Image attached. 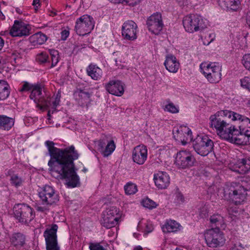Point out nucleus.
<instances>
[{
  "label": "nucleus",
  "mask_w": 250,
  "mask_h": 250,
  "mask_svg": "<svg viewBox=\"0 0 250 250\" xmlns=\"http://www.w3.org/2000/svg\"><path fill=\"white\" fill-rule=\"evenodd\" d=\"M45 144L51 156L48 163L51 175L57 179L65 180L68 187L75 188L80 185L79 178L74 169L73 160L78 158L74 147L64 150L55 147L54 143L47 141Z\"/></svg>",
  "instance_id": "nucleus-1"
},
{
  "label": "nucleus",
  "mask_w": 250,
  "mask_h": 250,
  "mask_svg": "<svg viewBox=\"0 0 250 250\" xmlns=\"http://www.w3.org/2000/svg\"><path fill=\"white\" fill-rule=\"evenodd\" d=\"M226 118L238 121L242 119V115L230 110H221L210 116V126L215 129L220 138L236 144L238 130L228 122Z\"/></svg>",
  "instance_id": "nucleus-2"
},
{
  "label": "nucleus",
  "mask_w": 250,
  "mask_h": 250,
  "mask_svg": "<svg viewBox=\"0 0 250 250\" xmlns=\"http://www.w3.org/2000/svg\"><path fill=\"white\" fill-rule=\"evenodd\" d=\"M218 195L222 198L229 199L237 205L241 204L245 201L247 192L244 186L240 184H231L220 188Z\"/></svg>",
  "instance_id": "nucleus-3"
},
{
  "label": "nucleus",
  "mask_w": 250,
  "mask_h": 250,
  "mask_svg": "<svg viewBox=\"0 0 250 250\" xmlns=\"http://www.w3.org/2000/svg\"><path fill=\"white\" fill-rule=\"evenodd\" d=\"M185 30L189 33L201 31L207 28L208 22L198 15L190 14L185 17L183 20Z\"/></svg>",
  "instance_id": "nucleus-4"
},
{
  "label": "nucleus",
  "mask_w": 250,
  "mask_h": 250,
  "mask_svg": "<svg viewBox=\"0 0 250 250\" xmlns=\"http://www.w3.org/2000/svg\"><path fill=\"white\" fill-rule=\"evenodd\" d=\"M201 71L210 83H218L221 78V68L217 63H202L200 65Z\"/></svg>",
  "instance_id": "nucleus-5"
},
{
  "label": "nucleus",
  "mask_w": 250,
  "mask_h": 250,
  "mask_svg": "<svg viewBox=\"0 0 250 250\" xmlns=\"http://www.w3.org/2000/svg\"><path fill=\"white\" fill-rule=\"evenodd\" d=\"M195 151L201 156H206L213 149V143L206 135L198 136L193 142Z\"/></svg>",
  "instance_id": "nucleus-6"
},
{
  "label": "nucleus",
  "mask_w": 250,
  "mask_h": 250,
  "mask_svg": "<svg viewBox=\"0 0 250 250\" xmlns=\"http://www.w3.org/2000/svg\"><path fill=\"white\" fill-rule=\"evenodd\" d=\"M204 237L207 245L211 248L222 246L226 240L223 232L218 228L207 230Z\"/></svg>",
  "instance_id": "nucleus-7"
},
{
  "label": "nucleus",
  "mask_w": 250,
  "mask_h": 250,
  "mask_svg": "<svg viewBox=\"0 0 250 250\" xmlns=\"http://www.w3.org/2000/svg\"><path fill=\"white\" fill-rule=\"evenodd\" d=\"M238 121L241 122L238 131L236 145H244L250 144V119L242 116Z\"/></svg>",
  "instance_id": "nucleus-8"
},
{
  "label": "nucleus",
  "mask_w": 250,
  "mask_h": 250,
  "mask_svg": "<svg viewBox=\"0 0 250 250\" xmlns=\"http://www.w3.org/2000/svg\"><path fill=\"white\" fill-rule=\"evenodd\" d=\"M15 218L22 223L27 224L34 218L32 208L24 204H18L13 208Z\"/></svg>",
  "instance_id": "nucleus-9"
},
{
  "label": "nucleus",
  "mask_w": 250,
  "mask_h": 250,
  "mask_svg": "<svg viewBox=\"0 0 250 250\" xmlns=\"http://www.w3.org/2000/svg\"><path fill=\"white\" fill-rule=\"evenodd\" d=\"M94 22L90 16L84 15L79 18L76 21L75 30L80 36H84L89 33L93 29Z\"/></svg>",
  "instance_id": "nucleus-10"
},
{
  "label": "nucleus",
  "mask_w": 250,
  "mask_h": 250,
  "mask_svg": "<svg viewBox=\"0 0 250 250\" xmlns=\"http://www.w3.org/2000/svg\"><path fill=\"white\" fill-rule=\"evenodd\" d=\"M42 89L41 86L39 84H30L28 83H25L23 85L22 88L20 89V91L31 90L30 98L37 104L38 106L40 104H42L43 106H49L47 102L42 96Z\"/></svg>",
  "instance_id": "nucleus-11"
},
{
  "label": "nucleus",
  "mask_w": 250,
  "mask_h": 250,
  "mask_svg": "<svg viewBox=\"0 0 250 250\" xmlns=\"http://www.w3.org/2000/svg\"><path fill=\"white\" fill-rule=\"evenodd\" d=\"M119 210L115 207H110L103 212L101 223L104 227L110 229L114 227L118 223L120 216Z\"/></svg>",
  "instance_id": "nucleus-12"
},
{
  "label": "nucleus",
  "mask_w": 250,
  "mask_h": 250,
  "mask_svg": "<svg viewBox=\"0 0 250 250\" xmlns=\"http://www.w3.org/2000/svg\"><path fill=\"white\" fill-rule=\"evenodd\" d=\"M57 225H52L50 228L47 229L44 233L47 250H60L57 242Z\"/></svg>",
  "instance_id": "nucleus-13"
},
{
  "label": "nucleus",
  "mask_w": 250,
  "mask_h": 250,
  "mask_svg": "<svg viewBox=\"0 0 250 250\" xmlns=\"http://www.w3.org/2000/svg\"><path fill=\"white\" fill-rule=\"evenodd\" d=\"M195 160L191 153L187 151H180L177 153L175 164L182 168H188L193 166Z\"/></svg>",
  "instance_id": "nucleus-14"
},
{
  "label": "nucleus",
  "mask_w": 250,
  "mask_h": 250,
  "mask_svg": "<svg viewBox=\"0 0 250 250\" xmlns=\"http://www.w3.org/2000/svg\"><path fill=\"white\" fill-rule=\"evenodd\" d=\"M40 198L42 204L47 206L52 205L59 201L58 195L55 193L52 187L45 186L42 191L39 193Z\"/></svg>",
  "instance_id": "nucleus-15"
},
{
  "label": "nucleus",
  "mask_w": 250,
  "mask_h": 250,
  "mask_svg": "<svg viewBox=\"0 0 250 250\" xmlns=\"http://www.w3.org/2000/svg\"><path fill=\"white\" fill-rule=\"evenodd\" d=\"M147 25L149 31L158 34L163 27L161 14L156 13L150 16L147 19Z\"/></svg>",
  "instance_id": "nucleus-16"
},
{
  "label": "nucleus",
  "mask_w": 250,
  "mask_h": 250,
  "mask_svg": "<svg viewBox=\"0 0 250 250\" xmlns=\"http://www.w3.org/2000/svg\"><path fill=\"white\" fill-rule=\"evenodd\" d=\"M137 25L133 21H125L122 26V35L126 40L133 41L137 38Z\"/></svg>",
  "instance_id": "nucleus-17"
},
{
  "label": "nucleus",
  "mask_w": 250,
  "mask_h": 250,
  "mask_svg": "<svg viewBox=\"0 0 250 250\" xmlns=\"http://www.w3.org/2000/svg\"><path fill=\"white\" fill-rule=\"evenodd\" d=\"M147 157V149L144 145H139L135 147L132 151V159L134 162L139 165H143Z\"/></svg>",
  "instance_id": "nucleus-18"
},
{
  "label": "nucleus",
  "mask_w": 250,
  "mask_h": 250,
  "mask_svg": "<svg viewBox=\"0 0 250 250\" xmlns=\"http://www.w3.org/2000/svg\"><path fill=\"white\" fill-rule=\"evenodd\" d=\"M191 130L186 126H181L173 131V137L178 141H181L183 145L188 140H191Z\"/></svg>",
  "instance_id": "nucleus-19"
},
{
  "label": "nucleus",
  "mask_w": 250,
  "mask_h": 250,
  "mask_svg": "<svg viewBox=\"0 0 250 250\" xmlns=\"http://www.w3.org/2000/svg\"><path fill=\"white\" fill-rule=\"evenodd\" d=\"M29 31L26 25L22 22L15 21L14 24L11 27L9 33L12 37H21L29 34Z\"/></svg>",
  "instance_id": "nucleus-20"
},
{
  "label": "nucleus",
  "mask_w": 250,
  "mask_h": 250,
  "mask_svg": "<svg viewBox=\"0 0 250 250\" xmlns=\"http://www.w3.org/2000/svg\"><path fill=\"white\" fill-rule=\"evenodd\" d=\"M106 90L110 94L118 96L124 92V85L120 81H111L105 85Z\"/></svg>",
  "instance_id": "nucleus-21"
},
{
  "label": "nucleus",
  "mask_w": 250,
  "mask_h": 250,
  "mask_svg": "<svg viewBox=\"0 0 250 250\" xmlns=\"http://www.w3.org/2000/svg\"><path fill=\"white\" fill-rule=\"evenodd\" d=\"M164 64L166 69L169 72L172 73L177 72L180 67V62L179 61L174 55L171 54L167 55Z\"/></svg>",
  "instance_id": "nucleus-22"
},
{
  "label": "nucleus",
  "mask_w": 250,
  "mask_h": 250,
  "mask_svg": "<svg viewBox=\"0 0 250 250\" xmlns=\"http://www.w3.org/2000/svg\"><path fill=\"white\" fill-rule=\"evenodd\" d=\"M154 180L156 187L160 189L167 188L170 183L169 175L166 172L161 171L154 174Z\"/></svg>",
  "instance_id": "nucleus-23"
},
{
  "label": "nucleus",
  "mask_w": 250,
  "mask_h": 250,
  "mask_svg": "<svg viewBox=\"0 0 250 250\" xmlns=\"http://www.w3.org/2000/svg\"><path fill=\"white\" fill-rule=\"evenodd\" d=\"M232 170L240 174H245L250 169V160L241 159L237 161L231 168Z\"/></svg>",
  "instance_id": "nucleus-24"
},
{
  "label": "nucleus",
  "mask_w": 250,
  "mask_h": 250,
  "mask_svg": "<svg viewBox=\"0 0 250 250\" xmlns=\"http://www.w3.org/2000/svg\"><path fill=\"white\" fill-rule=\"evenodd\" d=\"M218 2L222 8L232 11L237 10L240 3L239 0H219Z\"/></svg>",
  "instance_id": "nucleus-25"
},
{
  "label": "nucleus",
  "mask_w": 250,
  "mask_h": 250,
  "mask_svg": "<svg viewBox=\"0 0 250 250\" xmlns=\"http://www.w3.org/2000/svg\"><path fill=\"white\" fill-rule=\"evenodd\" d=\"M76 99L82 105L88 102L90 94L87 91L81 89L77 90L74 93Z\"/></svg>",
  "instance_id": "nucleus-26"
},
{
  "label": "nucleus",
  "mask_w": 250,
  "mask_h": 250,
  "mask_svg": "<svg viewBox=\"0 0 250 250\" xmlns=\"http://www.w3.org/2000/svg\"><path fill=\"white\" fill-rule=\"evenodd\" d=\"M180 225L174 220H168L162 227L164 232H174L180 229Z\"/></svg>",
  "instance_id": "nucleus-27"
},
{
  "label": "nucleus",
  "mask_w": 250,
  "mask_h": 250,
  "mask_svg": "<svg viewBox=\"0 0 250 250\" xmlns=\"http://www.w3.org/2000/svg\"><path fill=\"white\" fill-rule=\"evenodd\" d=\"M86 71L88 75L94 80H98L102 77V70L95 65H89L86 69Z\"/></svg>",
  "instance_id": "nucleus-28"
},
{
  "label": "nucleus",
  "mask_w": 250,
  "mask_h": 250,
  "mask_svg": "<svg viewBox=\"0 0 250 250\" xmlns=\"http://www.w3.org/2000/svg\"><path fill=\"white\" fill-rule=\"evenodd\" d=\"M25 242V237L21 233H16L13 234L11 238V242L12 245L17 248H20L24 245Z\"/></svg>",
  "instance_id": "nucleus-29"
},
{
  "label": "nucleus",
  "mask_w": 250,
  "mask_h": 250,
  "mask_svg": "<svg viewBox=\"0 0 250 250\" xmlns=\"http://www.w3.org/2000/svg\"><path fill=\"white\" fill-rule=\"evenodd\" d=\"M14 124L13 118L4 115H0V128L8 130Z\"/></svg>",
  "instance_id": "nucleus-30"
},
{
  "label": "nucleus",
  "mask_w": 250,
  "mask_h": 250,
  "mask_svg": "<svg viewBox=\"0 0 250 250\" xmlns=\"http://www.w3.org/2000/svg\"><path fill=\"white\" fill-rule=\"evenodd\" d=\"M9 87L6 81L0 80V100H4L8 97L10 93Z\"/></svg>",
  "instance_id": "nucleus-31"
},
{
  "label": "nucleus",
  "mask_w": 250,
  "mask_h": 250,
  "mask_svg": "<svg viewBox=\"0 0 250 250\" xmlns=\"http://www.w3.org/2000/svg\"><path fill=\"white\" fill-rule=\"evenodd\" d=\"M46 36L41 33H38L30 37L31 42L34 44H42L47 40Z\"/></svg>",
  "instance_id": "nucleus-32"
},
{
  "label": "nucleus",
  "mask_w": 250,
  "mask_h": 250,
  "mask_svg": "<svg viewBox=\"0 0 250 250\" xmlns=\"http://www.w3.org/2000/svg\"><path fill=\"white\" fill-rule=\"evenodd\" d=\"M115 148V145L113 140L110 141L104 150L102 151V154L104 157H107L110 155Z\"/></svg>",
  "instance_id": "nucleus-33"
},
{
  "label": "nucleus",
  "mask_w": 250,
  "mask_h": 250,
  "mask_svg": "<svg viewBox=\"0 0 250 250\" xmlns=\"http://www.w3.org/2000/svg\"><path fill=\"white\" fill-rule=\"evenodd\" d=\"M164 110L172 114H177L179 112V107L171 102H168L163 108Z\"/></svg>",
  "instance_id": "nucleus-34"
},
{
  "label": "nucleus",
  "mask_w": 250,
  "mask_h": 250,
  "mask_svg": "<svg viewBox=\"0 0 250 250\" xmlns=\"http://www.w3.org/2000/svg\"><path fill=\"white\" fill-rule=\"evenodd\" d=\"M210 222L212 224H214L218 227H222L224 224L223 217L219 214H214L210 218Z\"/></svg>",
  "instance_id": "nucleus-35"
},
{
  "label": "nucleus",
  "mask_w": 250,
  "mask_h": 250,
  "mask_svg": "<svg viewBox=\"0 0 250 250\" xmlns=\"http://www.w3.org/2000/svg\"><path fill=\"white\" fill-rule=\"evenodd\" d=\"M125 190L127 194H133L137 191V186L133 183H128L125 186Z\"/></svg>",
  "instance_id": "nucleus-36"
},
{
  "label": "nucleus",
  "mask_w": 250,
  "mask_h": 250,
  "mask_svg": "<svg viewBox=\"0 0 250 250\" xmlns=\"http://www.w3.org/2000/svg\"><path fill=\"white\" fill-rule=\"evenodd\" d=\"M10 181L12 185L18 187L22 183L23 180L17 174H14L11 176Z\"/></svg>",
  "instance_id": "nucleus-37"
},
{
  "label": "nucleus",
  "mask_w": 250,
  "mask_h": 250,
  "mask_svg": "<svg viewBox=\"0 0 250 250\" xmlns=\"http://www.w3.org/2000/svg\"><path fill=\"white\" fill-rule=\"evenodd\" d=\"M50 54L51 56L52 66H55L59 62V53L57 50H51L50 51Z\"/></svg>",
  "instance_id": "nucleus-38"
},
{
  "label": "nucleus",
  "mask_w": 250,
  "mask_h": 250,
  "mask_svg": "<svg viewBox=\"0 0 250 250\" xmlns=\"http://www.w3.org/2000/svg\"><path fill=\"white\" fill-rule=\"evenodd\" d=\"M142 204L144 207L149 209H152L156 206L155 203L148 198L144 199L142 202Z\"/></svg>",
  "instance_id": "nucleus-39"
},
{
  "label": "nucleus",
  "mask_w": 250,
  "mask_h": 250,
  "mask_svg": "<svg viewBox=\"0 0 250 250\" xmlns=\"http://www.w3.org/2000/svg\"><path fill=\"white\" fill-rule=\"evenodd\" d=\"M242 61L245 68L250 71V54H245Z\"/></svg>",
  "instance_id": "nucleus-40"
},
{
  "label": "nucleus",
  "mask_w": 250,
  "mask_h": 250,
  "mask_svg": "<svg viewBox=\"0 0 250 250\" xmlns=\"http://www.w3.org/2000/svg\"><path fill=\"white\" fill-rule=\"evenodd\" d=\"M46 101L47 102V104L49 105V106H44L46 107H52V108L53 109V110L52 111V113H53V111H54L55 108L57 106V105L59 104L60 103V97H58V95L56 98L55 100L51 103L49 101L46 100Z\"/></svg>",
  "instance_id": "nucleus-41"
},
{
  "label": "nucleus",
  "mask_w": 250,
  "mask_h": 250,
  "mask_svg": "<svg viewBox=\"0 0 250 250\" xmlns=\"http://www.w3.org/2000/svg\"><path fill=\"white\" fill-rule=\"evenodd\" d=\"M199 214L202 218H206L208 215L207 207L206 205H202L198 208Z\"/></svg>",
  "instance_id": "nucleus-42"
},
{
  "label": "nucleus",
  "mask_w": 250,
  "mask_h": 250,
  "mask_svg": "<svg viewBox=\"0 0 250 250\" xmlns=\"http://www.w3.org/2000/svg\"><path fill=\"white\" fill-rule=\"evenodd\" d=\"M48 56L44 52H41L37 55V60L41 63L45 62L48 59Z\"/></svg>",
  "instance_id": "nucleus-43"
},
{
  "label": "nucleus",
  "mask_w": 250,
  "mask_h": 250,
  "mask_svg": "<svg viewBox=\"0 0 250 250\" xmlns=\"http://www.w3.org/2000/svg\"><path fill=\"white\" fill-rule=\"evenodd\" d=\"M230 250H250V247L243 246L241 244L234 245L230 249Z\"/></svg>",
  "instance_id": "nucleus-44"
},
{
  "label": "nucleus",
  "mask_w": 250,
  "mask_h": 250,
  "mask_svg": "<svg viewBox=\"0 0 250 250\" xmlns=\"http://www.w3.org/2000/svg\"><path fill=\"white\" fill-rule=\"evenodd\" d=\"M90 250H105L103 246L99 244L91 243L89 246Z\"/></svg>",
  "instance_id": "nucleus-45"
},
{
  "label": "nucleus",
  "mask_w": 250,
  "mask_h": 250,
  "mask_svg": "<svg viewBox=\"0 0 250 250\" xmlns=\"http://www.w3.org/2000/svg\"><path fill=\"white\" fill-rule=\"evenodd\" d=\"M175 200L177 204L180 205L184 202V198L180 193H177L176 195Z\"/></svg>",
  "instance_id": "nucleus-46"
},
{
  "label": "nucleus",
  "mask_w": 250,
  "mask_h": 250,
  "mask_svg": "<svg viewBox=\"0 0 250 250\" xmlns=\"http://www.w3.org/2000/svg\"><path fill=\"white\" fill-rule=\"evenodd\" d=\"M140 1V0H125L124 2H125L126 4H128L130 6H134L136 4H137Z\"/></svg>",
  "instance_id": "nucleus-47"
},
{
  "label": "nucleus",
  "mask_w": 250,
  "mask_h": 250,
  "mask_svg": "<svg viewBox=\"0 0 250 250\" xmlns=\"http://www.w3.org/2000/svg\"><path fill=\"white\" fill-rule=\"evenodd\" d=\"M208 38L210 39V41H207V42H204V44L208 45L211 42H212L215 39V35L213 33L210 34L208 35Z\"/></svg>",
  "instance_id": "nucleus-48"
},
{
  "label": "nucleus",
  "mask_w": 250,
  "mask_h": 250,
  "mask_svg": "<svg viewBox=\"0 0 250 250\" xmlns=\"http://www.w3.org/2000/svg\"><path fill=\"white\" fill-rule=\"evenodd\" d=\"M62 39L63 40H65L66 39L67 37L69 35V32L68 31H66L65 30L62 31Z\"/></svg>",
  "instance_id": "nucleus-49"
},
{
  "label": "nucleus",
  "mask_w": 250,
  "mask_h": 250,
  "mask_svg": "<svg viewBox=\"0 0 250 250\" xmlns=\"http://www.w3.org/2000/svg\"><path fill=\"white\" fill-rule=\"evenodd\" d=\"M40 0H34L33 5L35 7V11H37L38 7L40 6Z\"/></svg>",
  "instance_id": "nucleus-50"
},
{
  "label": "nucleus",
  "mask_w": 250,
  "mask_h": 250,
  "mask_svg": "<svg viewBox=\"0 0 250 250\" xmlns=\"http://www.w3.org/2000/svg\"><path fill=\"white\" fill-rule=\"evenodd\" d=\"M105 144L102 141H100L98 144L99 151L102 153L103 150H104Z\"/></svg>",
  "instance_id": "nucleus-51"
},
{
  "label": "nucleus",
  "mask_w": 250,
  "mask_h": 250,
  "mask_svg": "<svg viewBox=\"0 0 250 250\" xmlns=\"http://www.w3.org/2000/svg\"><path fill=\"white\" fill-rule=\"evenodd\" d=\"M243 182L246 184V186L250 190V178H246L243 180Z\"/></svg>",
  "instance_id": "nucleus-52"
},
{
  "label": "nucleus",
  "mask_w": 250,
  "mask_h": 250,
  "mask_svg": "<svg viewBox=\"0 0 250 250\" xmlns=\"http://www.w3.org/2000/svg\"><path fill=\"white\" fill-rule=\"evenodd\" d=\"M176 1L180 6H184L187 3V0H176Z\"/></svg>",
  "instance_id": "nucleus-53"
},
{
  "label": "nucleus",
  "mask_w": 250,
  "mask_h": 250,
  "mask_svg": "<svg viewBox=\"0 0 250 250\" xmlns=\"http://www.w3.org/2000/svg\"><path fill=\"white\" fill-rule=\"evenodd\" d=\"M247 23L249 26L250 27V11L248 13Z\"/></svg>",
  "instance_id": "nucleus-54"
},
{
  "label": "nucleus",
  "mask_w": 250,
  "mask_h": 250,
  "mask_svg": "<svg viewBox=\"0 0 250 250\" xmlns=\"http://www.w3.org/2000/svg\"><path fill=\"white\" fill-rule=\"evenodd\" d=\"M37 209L38 210H41V211H44V210L47 209V207H46V206H44V207L39 206L37 208Z\"/></svg>",
  "instance_id": "nucleus-55"
},
{
  "label": "nucleus",
  "mask_w": 250,
  "mask_h": 250,
  "mask_svg": "<svg viewBox=\"0 0 250 250\" xmlns=\"http://www.w3.org/2000/svg\"><path fill=\"white\" fill-rule=\"evenodd\" d=\"M152 229H153L152 226H150L149 227H148V226H146V231L147 233H149V232H150L151 231H152Z\"/></svg>",
  "instance_id": "nucleus-56"
},
{
  "label": "nucleus",
  "mask_w": 250,
  "mask_h": 250,
  "mask_svg": "<svg viewBox=\"0 0 250 250\" xmlns=\"http://www.w3.org/2000/svg\"><path fill=\"white\" fill-rule=\"evenodd\" d=\"M113 3H123L125 0H109Z\"/></svg>",
  "instance_id": "nucleus-57"
},
{
  "label": "nucleus",
  "mask_w": 250,
  "mask_h": 250,
  "mask_svg": "<svg viewBox=\"0 0 250 250\" xmlns=\"http://www.w3.org/2000/svg\"><path fill=\"white\" fill-rule=\"evenodd\" d=\"M4 44V41L0 37V50L2 48Z\"/></svg>",
  "instance_id": "nucleus-58"
},
{
  "label": "nucleus",
  "mask_w": 250,
  "mask_h": 250,
  "mask_svg": "<svg viewBox=\"0 0 250 250\" xmlns=\"http://www.w3.org/2000/svg\"><path fill=\"white\" fill-rule=\"evenodd\" d=\"M134 250H143V248L141 246L136 247Z\"/></svg>",
  "instance_id": "nucleus-59"
},
{
  "label": "nucleus",
  "mask_w": 250,
  "mask_h": 250,
  "mask_svg": "<svg viewBox=\"0 0 250 250\" xmlns=\"http://www.w3.org/2000/svg\"><path fill=\"white\" fill-rule=\"evenodd\" d=\"M0 19H4V15L2 14V13L1 12V11H0Z\"/></svg>",
  "instance_id": "nucleus-60"
},
{
  "label": "nucleus",
  "mask_w": 250,
  "mask_h": 250,
  "mask_svg": "<svg viewBox=\"0 0 250 250\" xmlns=\"http://www.w3.org/2000/svg\"><path fill=\"white\" fill-rule=\"evenodd\" d=\"M0 19H4V15L2 14V13L1 12V11H0Z\"/></svg>",
  "instance_id": "nucleus-61"
},
{
  "label": "nucleus",
  "mask_w": 250,
  "mask_h": 250,
  "mask_svg": "<svg viewBox=\"0 0 250 250\" xmlns=\"http://www.w3.org/2000/svg\"><path fill=\"white\" fill-rule=\"evenodd\" d=\"M51 112V110L49 109V110L48 111V114H47V115L49 117V118L48 119L49 120H50V116Z\"/></svg>",
  "instance_id": "nucleus-62"
},
{
  "label": "nucleus",
  "mask_w": 250,
  "mask_h": 250,
  "mask_svg": "<svg viewBox=\"0 0 250 250\" xmlns=\"http://www.w3.org/2000/svg\"><path fill=\"white\" fill-rule=\"evenodd\" d=\"M234 212H235L236 214H237V213H238V211H236V210H235V211H234Z\"/></svg>",
  "instance_id": "nucleus-63"
},
{
  "label": "nucleus",
  "mask_w": 250,
  "mask_h": 250,
  "mask_svg": "<svg viewBox=\"0 0 250 250\" xmlns=\"http://www.w3.org/2000/svg\"><path fill=\"white\" fill-rule=\"evenodd\" d=\"M175 250H182L177 248Z\"/></svg>",
  "instance_id": "nucleus-64"
}]
</instances>
